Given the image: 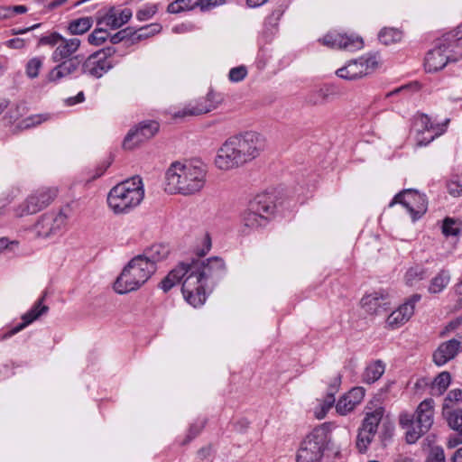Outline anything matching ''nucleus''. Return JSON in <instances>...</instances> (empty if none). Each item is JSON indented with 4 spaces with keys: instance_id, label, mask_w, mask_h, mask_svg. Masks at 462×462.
Instances as JSON below:
<instances>
[{
    "instance_id": "nucleus-1",
    "label": "nucleus",
    "mask_w": 462,
    "mask_h": 462,
    "mask_svg": "<svg viewBox=\"0 0 462 462\" xmlns=\"http://www.w3.org/2000/svg\"><path fill=\"white\" fill-rule=\"evenodd\" d=\"M225 272V262L219 257L182 262L164 277L159 286L168 292L175 284L182 282L181 291L186 301L193 307H199L206 300L205 287L208 282L215 283Z\"/></svg>"
},
{
    "instance_id": "nucleus-2",
    "label": "nucleus",
    "mask_w": 462,
    "mask_h": 462,
    "mask_svg": "<svg viewBox=\"0 0 462 462\" xmlns=\"http://www.w3.org/2000/svg\"><path fill=\"white\" fill-rule=\"evenodd\" d=\"M263 147V142L256 133L232 136L218 149L215 164L222 171L238 168L256 158Z\"/></svg>"
},
{
    "instance_id": "nucleus-3",
    "label": "nucleus",
    "mask_w": 462,
    "mask_h": 462,
    "mask_svg": "<svg viewBox=\"0 0 462 462\" xmlns=\"http://www.w3.org/2000/svg\"><path fill=\"white\" fill-rule=\"evenodd\" d=\"M207 171L200 163L175 162L165 174V190L189 196L199 192L206 183Z\"/></svg>"
},
{
    "instance_id": "nucleus-4",
    "label": "nucleus",
    "mask_w": 462,
    "mask_h": 462,
    "mask_svg": "<svg viewBox=\"0 0 462 462\" xmlns=\"http://www.w3.org/2000/svg\"><path fill=\"white\" fill-rule=\"evenodd\" d=\"M144 189L138 176L113 187L107 195V204L115 214H126L143 199Z\"/></svg>"
},
{
    "instance_id": "nucleus-5",
    "label": "nucleus",
    "mask_w": 462,
    "mask_h": 462,
    "mask_svg": "<svg viewBox=\"0 0 462 462\" xmlns=\"http://www.w3.org/2000/svg\"><path fill=\"white\" fill-rule=\"evenodd\" d=\"M153 265L143 262L141 255L134 256L123 269L114 283V290L125 294L138 290L155 273Z\"/></svg>"
},
{
    "instance_id": "nucleus-6",
    "label": "nucleus",
    "mask_w": 462,
    "mask_h": 462,
    "mask_svg": "<svg viewBox=\"0 0 462 462\" xmlns=\"http://www.w3.org/2000/svg\"><path fill=\"white\" fill-rule=\"evenodd\" d=\"M434 401L426 399L420 403L416 411V420L414 416L409 413H402L399 420L400 424L407 429L406 441L409 444L415 443L423 434H425L433 424Z\"/></svg>"
},
{
    "instance_id": "nucleus-7",
    "label": "nucleus",
    "mask_w": 462,
    "mask_h": 462,
    "mask_svg": "<svg viewBox=\"0 0 462 462\" xmlns=\"http://www.w3.org/2000/svg\"><path fill=\"white\" fill-rule=\"evenodd\" d=\"M329 441L328 426L315 428L301 442L296 457L297 462H319Z\"/></svg>"
},
{
    "instance_id": "nucleus-8",
    "label": "nucleus",
    "mask_w": 462,
    "mask_h": 462,
    "mask_svg": "<svg viewBox=\"0 0 462 462\" xmlns=\"http://www.w3.org/2000/svg\"><path fill=\"white\" fill-rule=\"evenodd\" d=\"M39 45L55 47L51 53V60L59 62L69 59H82L76 55L79 51L81 41L79 38H66L57 32L42 36L39 40Z\"/></svg>"
},
{
    "instance_id": "nucleus-9",
    "label": "nucleus",
    "mask_w": 462,
    "mask_h": 462,
    "mask_svg": "<svg viewBox=\"0 0 462 462\" xmlns=\"http://www.w3.org/2000/svg\"><path fill=\"white\" fill-rule=\"evenodd\" d=\"M383 412L384 411L382 407L366 412L356 439V447L360 452L365 451L368 445L372 442L377 432L378 425L383 419Z\"/></svg>"
},
{
    "instance_id": "nucleus-10",
    "label": "nucleus",
    "mask_w": 462,
    "mask_h": 462,
    "mask_svg": "<svg viewBox=\"0 0 462 462\" xmlns=\"http://www.w3.org/2000/svg\"><path fill=\"white\" fill-rule=\"evenodd\" d=\"M378 67L375 56L360 58L349 61L346 66L337 70L336 74L344 79L354 80L372 73Z\"/></svg>"
},
{
    "instance_id": "nucleus-11",
    "label": "nucleus",
    "mask_w": 462,
    "mask_h": 462,
    "mask_svg": "<svg viewBox=\"0 0 462 462\" xmlns=\"http://www.w3.org/2000/svg\"><path fill=\"white\" fill-rule=\"evenodd\" d=\"M394 203H400L405 207L413 220L420 217L427 210L425 197L414 189H405L398 193L390 203V206H393Z\"/></svg>"
},
{
    "instance_id": "nucleus-12",
    "label": "nucleus",
    "mask_w": 462,
    "mask_h": 462,
    "mask_svg": "<svg viewBox=\"0 0 462 462\" xmlns=\"http://www.w3.org/2000/svg\"><path fill=\"white\" fill-rule=\"evenodd\" d=\"M69 216L61 209L54 214H45L34 226L36 235L40 237H49L61 231L67 225Z\"/></svg>"
},
{
    "instance_id": "nucleus-13",
    "label": "nucleus",
    "mask_w": 462,
    "mask_h": 462,
    "mask_svg": "<svg viewBox=\"0 0 462 462\" xmlns=\"http://www.w3.org/2000/svg\"><path fill=\"white\" fill-rule=\"evenodd\" d=\"M54 188H41L31 194L23 205V214H35L48 207L56 198Z\"/></svg>"
},
{
    "instance_id": "nucleus-14",
    "label": "nucleus",
    "mask_w": 462,
    "mask_h": 462,
    "mask_svg": "<svg viewBox=\"0 0 462 462\" xmlns=\"http://www.w3.org/2000/svg\"><path fill=\"white\" fill-rule=\"evenodd\" d=\"M158 131V123L154 121L142 122L127 134L123 143L124 148L134 149L142 143L152 138Z\"/></svg>"
},
{
    "instance_id": "nucleus-15",
    "label": "nucleus",
    "mask_w": 462,
    "mask_h": 462,
    "mask_svg": "<svg viewBox=\"0 0 462 462\" xmlns=\"http://www.w3.org/2000/svg\"><path fill=\"white\" fill-rule=\"evenodd\" d=\"M319 42L329 48L346 51H356L363 47V40L356 35L342 34L337 32H328Z\"/></svg>"
},
{
    "instance_id": "nucleus-16",
    "label": "nucleus",
    "mask_w": 462,
    "mask_h": 462,
    "mask_svg": "<svg viewBox=\"0 0 462 462\" xmlns=\"http://www.w3.org/2000/svg\"><path fill=\"white\" fill-rule=\"evenodd\" d=\"M420 300V294L411 296L402 305L387 317L386 327L390 329H396L404 325L413 315L415 304Z\"/></svg>"
},
{
    "instance_id": "nucleus-17",
    "label": "nucleus",
    "mask_w": 462,
    "mask_h": 462,
    "mask_svg": "<svg viewBox=\"0 0 462 462\" xmlns=\"http://www.w3.org/2000/svg\"><path fill=\"white\" fill-rule=\"evenodd\" d=\"M361 306L371 315H380L390 309L391 300L387 293L374 291L362 298Z\"/></svg>"
},
{
    "instance_id": "nucleus-18",
    "label": "nucleus",
    "mask_w": 462,
    "mask_h": 462,
    "mask_svg": "<svg viewBox=\"0 0 462 462\" xmlns=\"http://www.w3.org/2000/svg\"><path fill=\"white\" fill-rule=\"evenodd\" d=\"M462 350V341L452 338L448 341L441 343L434 351L432 358L438 366H442L448 361L454 359Z\"/></svg>"
},
{
    "instance_id": "nucleus-19",
    "label": "nucleus",
    "mask_w": 462,
    "mask_h": 462,
    "mask_svg": "<svg viewBox=\"0 0 462 462\" xmlns=\"http://www.w3.org/2000/svg\"><path fill=\"white\" fill-rule=\"evenodd\" d=\"M114 67L111 60L106 57H99V53H93L83 63L84 74L99 79Z\"/></svg>"
},
{
    "instance_id": "nucleus-20",
    "label": "nucleus",
    "mask_w": 462,
    "mask_h": 462,
    "mask_svg": "<svg viewBox=\"0 0 462 462\" xmlns=\"http://www.w3.org/2000/svg\"><path fill=\"white\" fill-rule=\"evenodd\" d=\"M365 396L363 387H354L347 393L343 395L336 404L337 412L345 416L353 411L360 404Z\"/></svg>"
},
{
    "instance_id": "nucleus-21",
    "label": "nucleus",
    "mask_w": 462,
    "mask_h": 462,
    "mask_svg": "<svg viewBox=\"0 0 462 462\" xmlns=\"http://www.w3.org/2000/svg\"><path fill=\"white\" fill-rule=\"evenodd\" d=\"M269 219L267 215H261L249 206L241 216L242 229L244 235H249L252 231L258 230L267 226Z\"/></svg>"
},
{
    "instance_id": "nucleus-22",
    "label": "nucleus",
    "mask_w": 462,
    "mask_h": 462,
    "mask_svg": "<svg viewBox=\"0 0 462 462\" xmlns=\"http://www.w3.org/2000/svg\"><path fill=\"white\" fill-rule=\"evenodd\" d=\"M81 60L82 59H69L57 62L58 64L47 75L48 81L57 83L72 75L78 70Z\"/></svg>"
},
{
    "instance_id": "nucleus-23",
    "label": "nucleus",
    "mask_w": 462,
    "mask_h": 462,
    "mask_svg": "<svg viewBox=\"0 0 462 462\" xmlns=\"http://www.w3.org/2000/svg\"><path fill=\"white\" fill-rule=\"evenodd\" d=\"M446 51L447 46L440 44L427 53L424 66L428 72H436L442 69L448 61L452 60L449 56L445 54Z\"/></svg>"
},
{
    "instance_id": "nucleus-24",
    "label": "nucleus",
    "mask_w": 462,
    "mask_h": 462,
    "mask_svg": "<svg viewBox=\"0 0 462 462\" xmlns=\"http://www.w3.org/2000/svg\"><path fill=\"white\" fill-rule=\"evenodd\" d=\"M132 15V10L129 8L117 10L115 7H111L101 18L99 23H104L111 29H117L125 24L131 19Z\"/></svg>"
},
{
    "instance_id": "nucleus-25",
    "label": "nucleus",
    "mask_w": 462,
    "mask_h": 462,
    "mask_svg": "<svg viewBox=\"0 0 462 462\" xmlns=\"http://www.w3.org/2000/svg\"><path fill=\"white\" fill-rule=\"evenodd\" d=\"M48 310L49 308L46 305H42V299L39 300L28 312L23 315L22 319L23 322L19 324L15 328H12L6 334H5L3 336V338L9 337L18 333L26 326L36 320L40 316L45 314L48 311Z\"/></svg>"
},
{
    "instance_id": "nucleus-26",
    "label": "nucleus",
    "mask_w": 462,
    "mask_h": 462,
    "mask_svg": "<svg viewBox=\"0 0 462 462\" xmlns=\"http://www.w3.org/2000/svg\"><path fill=\"white\" fill-rule=\"evenodd\" d=\"M170 254V248L168 245L163 244L152 245L147 248L143 254H140L143 262H147L156 268V263L168 257Z\"/></svg>"
},
{
    "instance_id": "nucleus-27",
    "label": "nucleus",
    "mask_w": 462,
    "mask_h": 462,
    "mask_svg": "<svg viewBox=\"0 0 462 462\" xmlns=\"http://www.w3.org/2000/svg\"><path fill=\"white\" fill-rule=\"evenodd\" d=\"M248 206L256 212H259L262 216L267 215L268 219H270L275 209L273 198L268 194H259L255 196L249 202Z\"/></svg>"
},
{
    "instance_id": "nucleus-28",
    "label": "nucleus",
    "mask_w": 462,
    "mask_h": 462,
    "mask_svg": "<svg viewBox=\"0 0 462 462\" xmlns=\"http://www.w3.org/2000/svg\"><path fill=\"white\" fill-rule=\"evenodd\" d=\"M384 370L385 366L382 361H374L368 365L365 368L363 374V381L368 384H371L382 377Z\"/></svg>"
},
{
    "instance_id": "nucleus-29",
    "label": "nucleus",
    "mask_w": 462,
    "mask_h": 462,
    "mask_svg": "<svg viewBox=\"0 0 462 462\" xmlns=\"http://www.w3.org/2000/svg\"><path fill=\"white\" fill-rule=\"evenodd\" d=\"M162 30V26L159 23H152L150 25L140 28L137 31L132 30L131 43H136L142 40L152 37Z\"/></svg>"
},
{
    "instance_id": "nucleus-30",
    "label": "nucleus",
    "mask_w": 462,
    "mask_h": 462,
    "mask_svg": "<svg viewBox=\"0 0 462 462\" xmlns=\"http://www.w3.org/2000/svg\"><path fill=\"white\" fill-rule=\"evenodd\" d=\"M92 19L90 17H81L71 21L67 30L71 35H81L87 32L92 27Z\"/></svg>"
},
{
    "instance_id": "nucleus-31",
    "label": "nucleus",
    "mask_w": 462,
    "mask_h": 462,
    "mask_svg": "<svg viewBox=\"0 0 462 462\" xmlns=\"http://www.w3.org/2000/svg\"><path fill=\"white\" fill-rule=\"evenodd\" d=\"M450 274L448 271L441 270L431 281L429 286L430 293L441 292L449 283Z\"/></svg>"
},
{
    "instance_id": "nucleus-32",
    "label": "nucleus",
    "mask_w": 462,
    "mask_h": 462,
    "mask_svg": "<svg viewBox=\"0 0 462 462\" xmlns=\"http://www.w3.org/2000/svg\"><path fill=\"white\" fill-rule=\"evenodd\" d=\"M451 375L448 372H441L433 381L431 384L432 394L441 395L449 386Z\"/></svg>"
},
{
    "instance_id": "nucleus-33",
    "label": "nucleus",
    "mask_w": 462,
    "mask_h": 462,
    "mask_svg": "<svg viewBox=\"0 0 462 462\" xmlns=\"http://www.w3.org/2000/svg\"><path fill=\"white\" fill-rule=\"evenodd\" d=\"M378 39L384 45L394 44L402 39V32L395 28H383L380 31Z\"/></svg>"
},
{
    "instance_id": "nucleus-34",
    "label": "nucleus",
    "mask_w": 462,
    "mask_h": 462,
    "mask_svg": "<svg viewBox=\"0 0 462 462\" xmlns=\"http://www.w3.org/2000/svg\"><path fill=\"white\" fill-rule=\"evenodd\" d=\"M448 427L456 432H462V410L443 411Z\"/></svg>"
},
{
    "instance_id": "nucleus-35",
    "label": "nucleus",
    "mask_w": 462,
    "mask_h": 462,
    "mask_svg": "<svg viewBox=\"0 0 462 462\" xmlns=\"http://www.w3.org/2000/svg\"><path fill=\"white\" fill-rule=\"evenodd\" d=\"M335 403V397L332 396L331 393H327L325 399L319 404L315 411V416L319 420L323 419L328 411L330 410V408Z\"/></svg>"
},
{
    "instance_id": "nucleus-36",
    "label": "nucleus",
    "mask_w": 462,
    "mask_h": 462,
    "mask_svg": "<svg viewBox=\"0 0 462 462\" xmlns=\"http://www.w3.org/2000/svg\"><path fill=\"white\" fill-rule=\"evenodd\" d=\"M426 276V271L420 266H414L410 268L405 275L406 282L410 285H413L415 282L424 279Z\"/></svg>"
},
{
    "instance_id": "nucleus-37",
    "label": "nucleus",
    "mask_w": 462,
    "mask_h": 462,
    "mask_svg": "<svg viewBox=\"0 0 462 462\" xmlns=\"http://www.w3.org/2000/svg\"><path fill=\"white\" fill-rule=\"evenodd\" d=\"M447 188L452 197H460L462 195V174L453 176L447 183Z\"/></svg>"
},
{
    "instance_id": "nucleus-38",
    "label": "nucleus",
    "mask_w": 462,
    "mask_h": 462,
    "mask_svg": "<svg viewBox=\"0 0 462 462\" xmlns=\"http://www.w3.org/2000/svg\"><path fill=\"white\" fill-rule=\"evenodd\" d=\"M462 402V390H451L446 396L443 403V411H451V406L454 403Z\"/></svg>"
},
{
    "instance_id": "nucleus-39",
    "label": "nucleus",
    "mask_w": 462,
    "mask_h": 462,
    "mask_svg": "<svg viewBox=\"0 0 462 462\" xmlns=\"http://www.w3.org/2000/svg\"><path fill=\"white\" fill-rule=\"evenodd\" d=\"M108 36L109 33L106 30L97 28L88 35V41L92 45L99 46L106 41Z\"/></svg>"
},
{
    "instance_id": "nucleus-40",
    "label": "nucleus",
    "mask_w": 462,
    "mask_h": 462,
    "mask_svg": "<svg viewBox=\"0 0 462 462\" xmlns=\"http://www.w3.org/2000/svg\"><path fill=\"white\" fill-rule=\"evenodd\" d=\"M42 67V60L41 58L34 57L29 60V61L26 64V75L31 79L37 78Z\"/></svg>"
},
{
    "instance_id": "nucleus-41",
    "label": "nucleus",
    "mask_w": 462,
    "mask_h": 462,
    "mask_svg": "<svg viewBox=\"0 0 462 462\" xmlns=\"http://www.w3.org/2000/svg\"><path fill=\"white\" fill-rule=\"evenodd\" d=\"M131 34L132 28L127 27L124 30L117 32L116 33L111 35L110 42L112 44H117L121 42H125L126 45H131Z\"/></svg>"
},
{
    "instance_id": "nucleus-42",
    "label": "nucleus",
    "mask_w": 462,
    "mask_h": 462,
    "mask_svg": "<svg viewBox=\"0 0 462 462\" xmlns=\"http://www.w3.org/2000/svg\"><path fill=\"white\" fill-rule=\"evenodd\" d=\"M48 119L47 116L44 115H33L24 118L21 122V127L28 129L36 126Z\"/></svg>"
},
{
    "instance_id": "nucleus-43",
    "label": "nucleus",
    "mask_w": 462,
    "mask_h": 462,
    "mask_svg": "<svg viewBox=\"0 0 462 462\" xmlns=\"http://www.w3.org/2000/svg\"><path fill=\"white\" fill-rule=\"evenodd\" d=\"M459 225L452 218H446L442 226V232L445 236H457L459 234Z\"/></svg>"
},
{
    "instance_id": "nucleus-44",
    "label": "nucleus",
    "mask_w": 462,
    "mask_h": 462,
    "mask_svg": "<svg viewBox=\"0 0 462 462\" xmlns=\"http://www.w3.org/2000/svg\"><path fill=\"white\" fill-rule=\"evenodd\" d=\"M247 75V69L245 66L241 65L236 68H233L229 71V79L233 82H239L243 80Z\"/></svg>"
},
{
    "instance_id": "nucleus-45",
    "label": "nucleus",
    "mask_w": 462,
    "mask_h": 462,
    "mask_svg": "<svg viewBox=\"0 0 462 462\" xmlns=\"http://www.w3.org/2000/svg\"><path fill=\"white\" fill-rule=\"evenodd\" d=\"M157 12L156 5H150L136 13V18L139 21H145L152 18Z\"/></svg>"
},
{
    "instance_id": "nucleus-46",
    "label": "nucleus",
    "mask_w": 462,
    "mask_h": 462,
    "mask_svg": "<svg viewBox=\"0 0 462 462\" xmlns=\"http://www.w3.org/2000/svg\"><path fill=\"white\" fill-rule=\"evenodd\" d=\"M282 11L281 10H275L273 11L265 20V26L270 28H274L277 26L281 17H282Z\"/></svg>"
},
{
    "instance_id": "nucleus-47",
    "label": "nucleus",
    "mask_w": 462,
    "mask_h": 462,
    "mask_svg": "<svg viewBox=\"0 0 462 462\" xmlns=\"http://www.w3.org/2000/svg\"><path fill=\"white\" fill-rule=\"evenodd\" d=\"M428 462H445L444 451L441 448H434L431 449Z\"/></svg>"
},
{
    "instance_id": "nucleus-48",
    "label": "nucleus",
    "mask_w": 462,
    "mask_h": 462,
    "mask_svg": "<svg viewBox=\"0 0 462 462\" xmlns=\"http://www.w3.org/2000/svg\"><path fill=\"white\" fill-rule=\"evenodd\" d=\"M18 247V242L17 241H11L8 242V240L5 237L0 238V253L6 250L9 252H14Z\"/></svg>"
},
{
    "instance_id": "nucleus-49",
    "label": "nucleus",
    "mask_w": 462,
    "mask_h": 462,
    "mask_svg": "<svg viewBox=\"0 0 462 462\" xmlns=\"http://www.w3.org/2000/svg\"><path fill=\"white\" fill-rule=\"evenodd\" d=\"M460 444H462V432H457L456 434L450 435L447 441V447L448 448H454Z\"/></svg>"
},
{
    "instance_id": "nucleus-50",
    "label": "nucleus",
    "mask_w": 462,
    "mask_h": 462,
    "mask_svg": "<svg viewBox=\"0 0 462 462\" xmlns=\"http://www.w3.org/2000/svg\"><path fill=\"white\" fill-rule=\"evenodd\" d=\"M340 384H341V375L340 374H337L331 380V383H329V386H328L327 393H331L332 396L335 397V394H336V393H337Z\"/></svg>"
},
{
    "instance_id": "nucleus-51",
    "label": "nucleus",
    "mask_w": 462,
    "mask_h": 462,
    "mask_svg": "<svg viewBox=\"0 0 462 462\" xmlns=\"http://www.w3.org/2000/svg\"><path fill=\"white\" fill-rule=\"evenodd\" d=\"M208 109L200 108V107H193L189 109H184L181 115H176L177 116H198L201 114H205L208 112Z\"/></svg>"
},
{
    "instance_id": "nucleus-52",
    "label": "nucleus",
    "mask_w": 462,
    "mask_h": 462,
    "mask_svg": "<svg viewBox=\"0 0 462 462\" xmlns=\"http://www.w3.org/2000/svg\"><path fill=\"white\" fill-rule=\"evenodd\" d=\"M224 0H199V6L201 10H206L222 5Z\"/></svg>"
},
{
    "instance_id": "nucleus-53",
    "label": "nucleus",
    "mask_w": 462,
    "mask_h": 462,
    "mask_svg": "<svg viewBox=\"0 0 462 462\" xmlns=\"http://www.w3.org/2000/svg\"><path fill=\"white\" fill-rule=\"evenodd\" d=\"M182 11L192 10L196 6H199V0H179Z\"/></svg>"
},
{
    "instance_id": "nucleus-54",
    "label": "nucleus",
    "mask_w": 462,
    "mask_h": 462,
    "mask_svg": "<svg viewBox=\"0 0 462 462\" xmlns=\"http://www.w3.org/2000/svg\"><path fill=\"white\" fill-rule=\"evenodd\" d=\"M7 47L12 49H22L25 45V42L20 38H14L6 42Z\"/></svg>"
},
{
    "instance_id": "nucleus-55",
    "label": "nucleus",
    "mask_w": 462,
    "mask_h": 462,
    "mask_svg": "<svg viewBox=\"0 0 462 462\" xmlns=\"http://www.w3.org/2000/svg\"><path fill=\"white\" fill-rule=\"evenodd\" d=\"M167 11L171 14H179L183 12L179 0L171 3L167 7Z\"/></svg>"
},
{
    "instance_id": "nucleus-56",
    "label": "nucleus",
    "mask_w": 462,
    "mask_h": 462,
    "mask_svg": "<svg viewBox=\"0 0 462 462\" xmlns=\"http://www.w3.org/2000/svg\"><path fill=\"white\" fill-rule=\"evenodd\" d=\"M11 6L2 5L0 6V20L12 18Z\"/></svg>"
},
{
    "instance_id": "nucleus-57",
    "label": "nucleus",
    "mask_w": 462,
    "mask_h": 462,
    "mask_svg": "<svg viewBox=\"0 0 462 462\" xmlns=\"http://www.w3.org/2000/svg\"><path fill=\"white\" fill-rule=\"evenodd\" d=\"M96 53H99V57H106L110 60V58L116 53V49L114 47H107Z\"/></svg>"
},
{
    "instance_id": "nucleus-58",
    "label": "nucleus",
    "mask_w": 462,
    "mask_h": 462,
    "mask_svg": "<svg viewBox=\"0 0 462 462\" xmlns=\"http://www.w3.org/2000/svg\"><path fill=\"white\" fill-rule=\"evenodd\" d=\"M12 15L25 14L27 12V7L25 5H14L11 6Z\"/></svg>"
},
{
    "instance_id": "nucleus-59",
    "label": "nucleus",
    "mask_w": 462,
    "mask_h": 462,
    "mask_svg": "<svg viewBox=\"0 0 462 462\" xmlns=\"http://www.w3.org/2000/svg\"><path fill=\"white\" fill-rule=\"evenodd\" d=\"M419 121L426 130L433 128L432 124L430 123V120L427 116H420Z\"/></svg>"
},
{
    "instance_id": "nucleus-60",
    "label": "nucleus",
    "mask_w": 462,
    "mask_h": 462,
    "mask_svg": "<svg viewBox=\"0 0 462 462\" xmlns=\"http://www.w3.org/2000/svg\"><path fill=\"white\" fill-rule=\"evenodd\" d=\"M39 26H40V24H34V25H32L31 27L24 28V29H19V30L13 29L12 30V34L13 35L23 34V33H25V32L31 31V30L38 28Z\"/></svg>"
},
{
    "instance_id": "nucleus-61",
    "label": "nucleus",
    "mask_w": 462,
    "mask_h": 462,
    "mask_svg": "<svg viewBox=\"0 0 462 462\" xmlns=\"http://www.w3.org/2000/svg\"><path fill=\"white\" fill-rule=\"evenodd\" d=\"M84 100L83 92H79L75 97H71L68 100L69 105H74L76 103L82 102Z\"/></svg>"
},
{
    "instance_id": "nucleus-62",
    "label": "nucleus",
    "mask_w": 462,
    "mask_h": 462,
    "mask_svg": "<svg viewBox=\"0 0 462 462\" xmlns=\"http://www.w3.org/2000/svg\"><path fill=\"white\" fill-rule=\"evenodd\" d=\"M209 453H210L209 447L202 448L198 451V455L201 458H206L209 455Z\"/></svg>"
},
{
    "instance_id": "nucleus-63",
    "label": "nucleus",
    "mask_w": 462,
    "mask_h": 462,
    "mask_svg": "<svg viewBox=\"0 0 462 462\" xmlns=\"http://www.w3.org/2000/svg\"><path fill=\"white\" fill-rule=\"evenodd\" d=\"M453 461L454 462H462V448H458L454 457H453Z\"/></svg>"
},
{
    "instance_id": "nucleus-64",
    "label": "nucleus",
    "mask_w": 462,
    "mask_h": 462,
    "mask_svg": "<svg viewBox=\"0 0 462 462\" xmlns=\"http://www.w3.org/2000/svg\"><path fill=\"white\" fill-rule=\"evenodd\" d=\"M455 291L459 297V300H462V280L455 286Z\"/></svg>"
}]
</instances>
